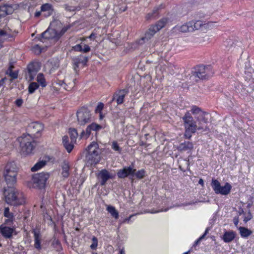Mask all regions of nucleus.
Listing matches in <instances>:
<instances>
[{"instance_id":"bb28decb","label":"nucleus","mask_w":254,"mask_h":254,"mask_svg":"<svg viewBox=\"0 0 254 254\" xmlns=\"http://www.w3.org/2000/svg\"><path fill=\"white\" fill-rule=\"evenodd\" d=\"M191 24V27L193 29V31L200 29L203 26L205 25V22L201 20H192L190 21Z\"/></svg>"},{"instance_id":"680f3d73","label":"nucleus","mask_w":254,"mask_h":254,"mask_svg":"<svg viewBox=\"0 0 254 254\" xmlns=\"http://www.w3.org/2000/svg\"><path fill=\"white\" fill-rule=\"evenodd\" d=\"M41 15V12L40 11H37L35 13V17H39Z\"/></svg>"},{"instance_id":"5fc2aeb1","label":"nucleus","mask_w":254,"mask_h":254,"mask_svg":"<svg viewBox=\"0 0 254 254\" xmlns=\"http://www.w3.org/2000/svg\"><path fill=\"white\" fill-rule=\"evenodd\" d=\"M7 35V32L2 29H0V36H5Z\"/></svg>"},{"instance_id":"6ab92c4d","label":"nucleus","mask_w":254,"mask_h":254,"mask_svg":"<svg viewBox=\"0 0 254 254\" xmlns=\"http://www.w3.org/2000/svg\"><path fill=\"white\" fill-rule=\"evenodd\" d=\"M14 9L11 5L4 4L0 6V19L13 13Z\"/></svg>"},{"instance_id":"a19ab883","label":"nucleus","mask_w":254,"mask_h":254,"mask_svg":"<svg viewBox=\"0 0 254 254\" xmlns=\"http://www.w3.org/2000/svg\"><path fill=\"white\" fill-rule=\"evenodd\" d=\"M134 175L139 179H142L145 176V171L143 169L139 170L136 173H134Z\"/></svg>"},{"instance_id":"4be33fe9","label":"nucleus","mask_w":254,"mask_h":254,"mask_svg":"<svg viewBox=\"0 0 254 254\" xmlns=\"http://www.w3.org/2000/svg\"><path fill=\"white\" fill-rule=\"evenodd\" d=\"M32 233L34 234V247L38 250H41V236L40 232L39 231L34 230L32 231Z\"/></svg>"},{"instance_id":"dca6fc26","label":"nucleus","mask_w":254,"mask_h":254,"mask_svg":"<svg viewBox=\"0 0 254 254\" xmlns=\"http://www.w3.org/2000/svg\"><path fill=\"white\" fill-rule=\"evenodd\" d=\"M42 38L45 39H55L56 40L59 39L58 32L55 29L52 28H48L44 32L41 34Z\"/></svg>"},{"instance_id":"f8f14e48","label":"nucleus","mask_w":254,"mask_h":254,"mask_svg":"<svg viewBox=\"0 0 254 254\" xmlns=\"http://www.w3.org/2000/svg\"><path fill=\"white\" fill-rule=\"evenodd\" d=\"M135 171L131 167H125L119 170L117 172V176L119 178L123 179L129 176L133 177Z\"/></svg>"},{"instance_id":"338daca9","label":"nucleus","mask_w":254,"mask_h":254,"mask_svg":"<svg viewBox=\"0 0 254 254\" xmlns=\"http://www.w3.org/2000/svg\"><path fill=\"white\" fill-rule=\"evenodd\" d=\"M200 241V240H199V239H197L195 242V244L197 245L198 244V243Z\"/></svg>"},{"instance_id":"473e14b6","label":"nucleus","mask_w":254,"mask_h":254,"mask_svg":"<svg viewBox=\"0 0 254 254\" xmlns=\"http://www.w3.org/2000/svg\"><path fill=\"white\" fill-rule=\"evenodd\" d=\"M240 233L242 237L247 238L249 237L251 234L252 231L248 228L243 227H240L239 228Z\"/></svg>"},{"instance_id":"72a5a7b5","label":"nucleus","mask_w":254,"mask_h":254,"mask_svg":"<svg viewBox=\"0 0 254 254\" xmlns=\"http://www.w3.org/2000/svg\"><path fill=\"white\" fill-rule=\"evenodd\" d=\"M37 81L42 87H45L47 85L44 75L42 73H39L37 76Z\"/></svg>"},{"instance_id":"4d7b16f0","label":"nucleus","mask_w":254,"mask_h":254,"mask_svg":"<svg viewBox=\"0 0 254 254\" xmlns=\"http://www.w3.org/2000/svg\"><path fill=\"white\" fill-rule=\"evenodd\" d=\"M233 221L235 225L237 227L239 223V218L236 217H234Z\"/></svg>"},{"instance_id":"052dcab7","label":"nucleus","mask_w":254,"mask_h":254,"mask_svg":"<svg viewBox=\"0 0 254 254\" xmlns=\"http://www.w3.org/2000/svg\"><path fill=\"white\" fill-rule=\"evenodd\" d=\"M199 184L201 185V186L203 187L204 186V182L202 179H200L198 181Z\"/></svg>"},{"instance_id":"f257e3e1","label":"nucleus","mask_w":254,"mask_h":254,"mask_svg":"<svg viewBox=\"0 0 254 254\" xmlns=\"http://www.w3.org/2000/svg\"><path fill=\"white\" fill-rule=\"evenodd\" d=\"M185 128V136L190 138L192 133L196 132L197 130L207 131L209 128L206 126H202L200 123L196 124V122L193 119L189 112H187L182 117Z\"/></svg>"},{"instance_id":"423d86ee","label":"nucleus","mask_w":254,"mask_h":254,"mask_svg":"<svg viewBox=\"0 0 254 254\" xmlns=\"http://www.w3.org/2000/svg\"><path fill=\"white\" fill-rule=\"evenodd\" d=\"M87 159L90 161L91 165L96 164L99 162V149L96 143L89 145L87 149Z\"/></svg>"},{"instance_id":"4c0bfd02","label":"nucleus","mask_w":254,"mask_h":254,"mask_svg":"<svg viewBox=\"0 0 254 254\" xmlns=\"http://www.w3.org/2000/svg\"><path fill=\"white\" fill-rule=\"evenodd\" d=\"M92 130L91 127H90L89 125L87 127L86 129V132L84 131H83L80 135V138L85 137V138H87L89 137L90 135L91 132Z\"/></svg>"},{"instance_id":"b1692460","label":"nucleus","mask_w":254,"mask_h":254,"mask_svg":"<svg viewBox=\"0 0 254 254\" xmlns=\"http://www.w3.org/2000/svg\"><path fill=\"white\" fill-rule=\"evenodd\" d=\"M61 175L64 178H67L69 175L70 167L69 164L67 162H64L62 165Z\"/></svg>"},{"instance_id":"774afa93","label":"nucleus","mask_w":254,"mask_h":254,"mask_svg":"<svg viewBox=\"0 0 254 254\" xmlns=\"http://www.w3.org/2000/svg\"><path fill=\"white\" fill-rule=\"evenodd\" d=\"M208 228H207V229H206V230H205V232H204V234H205V235H206L207 234V233H208Z\"/></svg>"},{"instance_id":"de8ad7c7","label":"nucleus","mask_w":254,"mask_h":254,"mask_svg":"<svg viewBox=\"0 0 254 254\" xmlns=\"http://www.w3.org/2000/svg\"><path fill=\"white\" fill-rule=\"evenodd\" d=\"M253 218V216L252 213L249 211L248 214V216H245L244 218V221L245 223H247L249 220H251Z\"/></svg>"},{"instance_id":"f03ea898","label":"nucleus","mask_w":254,"mask_h":254,"mask_svg":"<svg viewBox=\"0 0 254 254\" xmlns=\"http://www.w3.org/2000/svg\"><path fill=\"white\" fill-rule=\"evenodd\" d=\"M5 202L10 205L18 206L25 202L23 193L15 188L8 187L5 188L3 192Z\"/></svg>"},{"instance_id":"2eb2a0df","label":"nucleus","mask_w":254,"mask_h":254,"mask_svg":"<svg viewBox=\"0 0 254 254\" xmlns=\"http://www.w3.org/2000/svg\"><path fill=\"white\" fill-rule=\"evenodd\" d=\"M97 177L101 180L100 185L104 186L107 181L113 178V176L106 169L102 170L98 174Z\"/></svg>"},{"instance_id":"c756f323","label":"nucleus","mask_w":254,"mask_h":254,"mask_svg":"<svg viewBox=\"0 0 254 254\" xmlns=\"http://www.w3.org/2000/svg\"><path fill=\"white\" fill-rule=\"evenodd\" d=\"M3 176L7 185L9 186V187H11L16 183V176H9L8 175H5Z\"/></svg>"},{"instance_id":"c85d7f7f","label":"nucleus","mask_w":254,"mask_h":254,"mask_svg":"<svg viewBox=\"0 0 254 254\" xmlns=\"http://www.w3.org/2000/svg\"><path fill=\"white\" fill-rule=\"evenodd\" d=\"M158 9V7H155L151 12L147 14L145 17L146 19L149 20L156 18L159 14Z\"/></svg>"},{"instance_id":"7ed1b4c3","label":"nucleus","mask_w":254,"mask_h":254,"mask_svg":"<svg viewBox=\"0 0 254 254\" xmlns=\"http://www.w3.org/2000/svg\"><path fill=\"white\" fill-rule=\"evenodd\" d=\"M18 141L20 143L21 153L24 155L31 153L35 146L33 137L29 134H23L18 138Z\"/></svg>"},{"instance_id":"0e129e2a","label":"nucleus","mask_w":254,"mask_h":254,"mask_svg":"<svg viewBox=\"0 0 254 254\" xmlns=\"http://www.w3.org/2000/svg\"><path fill=\"white\" fill-rule=\"evenodd\" d=\"M205 234H203V235H202L200 237H199V240H200V241H201V240H202V239L204 238V237H205Z\"/></svg>"},{"instance_id":"9d476101","label":"nucleus","mask_w":254,"mask_h":254,"mask_svg":"<svg viewBox=\"0 0 254 254\" xmlns=\"http://www.w3.org/2000/svg\"><path fill=\"white\" fill-rule=\"evenodd\" d=\"M40 68L41 65L39 62H31L27 66V72L26 73V79L29 81L33 80Z\"/></svg>"},{"instance_id":"5701e85b","label":"nucleus","mask_w":254,"mask_h":254,"mask_svg":"<svg viewBox=\"0 0 254 254\" xmlns=\"http://www.w3.org/2000/svg\"><path fill=\"white\" fill-rule=\"evenodd\" d=\"M73 64L76 66L78 67L80 64H82L83 65L86 64L88 61V58L87 57L83 56L82 55L75 57L72 59Z\"/></svg>"},{"instance_id":"412c9836","label":"nucleus","mask_w":254,"mask_h":254,"mask_svg":"<svg viewBox=\"0 0 254 254\" xmlns=\"http://www.w3.org/2000/svg\"><path fill=\"white\" fill-rule=\"evenodd\" d=\"M72 49L76 52H80L84 53H86L90 51V47L85 44H82L81 42L80 44H78L73 46Z\"/></svg>"},{"instance_id":"603ef678","label":"nucleus","mask_w":254,"mask_h":254,"mask_svg":"<svg viewBox=\"0 0 254 254\" xmlns=\"http://www.w3.org/2000/svg\"><path fill=\"white\" fill-rule=\"evenodd\" d=\"M23 103V100L21 99H17L15 101V104L17 107H20Z\"/></svg>"},{"instance_id":"a211bd4d","label":"nucleus","mask_w":254,"mask_h":254,"mask_svg":"<svg viewBox=\"0 0 254 254\" xmlns=\"http://www.w3.org/2000/svg\"><path fill=\"white\" fill-rule=\"evenodd\" d=\"M191 24L190 21L185 23L180 26H176L174 28L176 31H179L183 33L193 32V29L191 27Z\"/></svg>"},{"instance_id":"69168bd1","label":"nucleus","mask_w":254,"mask_h":254,"mask_svg":"<svg viewBox=\"0 0 254 254\" xmlns=\"http://www.w3.org/2000/svg\"><path fill=\"white\" fill-rule=\"evenodd\" d=\"M120 254H125V252L124 249H122L120 251Z\"/></svg>"},{"instance_id":"9b49d317","label":"nucleus","mask_w":254,"mask_h":254,"mask_svg":"<svg viewBox=\"0 0 254 254\" xmlns=\"http://www.w3.org/2000/svg\"><path fill=\"white\" fill-rule=\"evenodd\" d=\"M128 91L127 89L120 90L115 92L113 95L111 102L116 100L117 103L118 105L123 103L124 101V98L126 95L127 94Z\"/></svg>"},{"instance_id":"1a4fd4ad","label":"nucleus","mask_w":254,"mask_h":254,"mask_svg":"<svg viewBox=\"0 0 254 254\" xmlns=\"http://www.w3.org/2000/svg\"><path fill=\"white\" fill-rule=\"evenodd\" d=\"M49 177V174L44 172L36 174L32 177V182L35 185V187L42 189L45 187Z\"/></svg>"},{"instance_id":"bf43d9fd","label":"nucleus","mask_w":254,"mask_h":254,"mask_svg":"<svg viewBox=\"0 0 254 254\" xmlns=\"http://www.w3.org/2000/svg\"><path fill=\"white\" fill-rule=\"evenodd\" d=\"M6 80V78L5 77L3 78L0 80V87L3 85Z\"/></svg>"},{"instance_id":"49530a36","label":"nucleus","mask_w":254,"mask_h":254,"mask_svg":"<svg viewBox=\"0 0 254 254\" xmlns=\"http://www.w3.org/2000/svg\"><path fill=\"white\" fill-rule=\"evenodd\" d=\"M104 104L100 102L99 103L96 109H95V112L96 113H101V111L103 110L104 108Z\"/></svg>"},{"instance_id":"ea45409f","label":"nucleus","mask_w":254,"mask_h":254,"mask_svg":"<svg viewBox=\"0 0 254 254\" xmlns=\"http://www.w3.org/2000/svg\"><path fill=\"white\" fill-rule=\"evenodd\" d=\"M191 112L193 115L198 116L202 111L198 107L193 106L191 108Z\"/></svg>"},{"instance_id":"f3484780","label":"nucleus","mask_w":254,"mask_h":254,"mask_svg":"<svg viewBox=\"0 0 254 254\" xmlns=\"http://www.w3.org/2000/svg\"><path fill=\"white\" fill-rule=\"evenodd\" d=\"M8 175L9 176H16L17 168L14 162H10L6 164L3 175Z\"/></svg>"},{"instance_id":"c03bdc74","label":"nucleus","mask_w":254,"mask_h":254,"mask_svg":"<svg viewBox=\"0 0 254 254\" xmlns=\"http://www.w3.org/2000/svg\"><path fill=\"white\" fill-rule=\"evenodd\" d=\"M32 51L35 54L38 55L40 54L41 52V49L40 47L38 45H36L34 46L32 48Z\"/></svg>"},{"instance_id":"58836bf2","label":"nucleus","mask_w":254,"mask_h":254,"mask_svg":"<svg viewBox=\"0 0 254 254\" xmlns=\"http://www.w3.org/2000/svg\"><path fill=\"white\" fill-rule=\"evenodd\" d=\"M4 216L7 218H14V216L12 213L9 211L8 207H5L3 213Z\"/></svg>"},{"instance_id":"4468645a","label":"nucleus","mask_w":254,"mask_h":254,"mask_svg":"<svg viewBox=\"0 0 254 254\" xmlns=\"http://www.w3.org/2000/svg\"><path fill=\"white\" fill-rule=\"evenodd\" d=\"M15 229L6 226L4 224L0 226V233L5 239H10L12 237Z\"/></svg>"},{"instance_id":"6e6552de","label":"nucleus","mask_w":254,"mask_h":254,"mask_svg":"<svg viewBox=\"0 0 254 254\" xmlns=\"http://www.w3.org/2000/svg\"><path fill=\"white\" fill-rule=\"evenodd\" d=\"M78 124L84 126L91 122V115L90 112L86 108H81L76 113Z\"/></svg>"},{"instance_id":"e433bc0d","label":"nucleus","mask_w":254,"mask_h":254,"mask_svg":"<svg viewBox=\"0 0 254 254\" xmlns=\"http://www.w3.org/2000/svg\"><path fill=\"white\" fill-rule=\"evenodd\" d=\"M111 147L114 151L119 153H121L122 150L116 141H114L112 142Z\"/></svg>"},{"instance_id":"c9c22d12","label":"nucleus","mask_w":254,"mask_h":254,"mask_svg":"<svg viewBox=\"0 0 254 254\" xmlns=\"http://www.w3.org/2000/svg\"><path fill=\"white\" fill-rule=\"evenodd\" d=\"M39 87V85L36 82L31 83L28 87V92L32 94L34 92L36 89Z\"/></svg>"},{"instance_id":"8fccbe9b","label":"nucleus","mask_w":254,"mask_h":254,"mask_svg":"<svg viewBox=\"0 0 254 254\" xmlns=\"http://www.w3.org/2000/svg\"><path fill=\"white\" fill-rule=\"evenodd\" d=\"M14 218H6L4 221V225H10L13 223Z\"/></svg>"},{"instance_id":"6e6d98bb","label":"nucleus","mask_w":254,"mask_h":254,"mask_svg":"<svg viewBox=\"0 0 254 254\" xmlns=\"http://www.w3.org/2000/svg\"><path fill=\"white\" fill-rule=\"evenodd\" d=\"M13 67V66L12 65H10L9 68H8V69L7 70L6 72V73L7 74H8L9 75L10 73H11V72H12L13 71H12V68Z\"/></svg>"},{"instance_id":"3c124183","label":"nucleus","mask_w":254,"mask_h":254,"mask_svg":"<svg viewBox=\"0 0 254 254\" xmlns=\"http://www.w3.org/2000/svg\"><path fill=\"white\" fill-rule=\"evenodd\" d=\"M9 75L11 77V78L16 79L17 78L18 73L15 71H12V72H11V73H10Z\"/></svg>"},{"instance_id":"aec40b11","label":"nucleus","mask_w":254,"mask_h":254,"mask_svg":"<svg viewBox=\"0 0 254 254\" xmlns=\"http://www.w3.org/2000/svg\"><path fill=\"white\" fill-rule=\"evenodd\" d=\"M193 148V144L191 142L185 141L181 143L178 147V149L181 151H188L190 152Z\"/></svg>"},{"instance_id":"0eeeda50","label":"nucleus","mask_w":254,"mask_h":254,"mask_svg":"<svg viewBox=\"0 0 254 254\" xmlns=\"http://www.w3.org/2000/svg\"><path fill=\"white\" fill-rule=\"evenodd\" d=\"M211 186L216 194H221L222 195L228 194L232 189V186L229 183H226L224 186H221L219 181L215 179L212 180Z\"/></svg>"},{"instance_id":"cd10ccee","label":"nucleus","mask_w":254,"mask_h":254,"mask_svg":"<svg viewBox=\"0 0 254 254\" xmlns=\"http://www.w3.org/2000/svg\"><path fill=\"white\" fill-rule=\"evenodd\" d=\"M69 141L68 137L67 135H64L63 137V143L64 147L68 152H70L73 148V144L71 142L69 145H67V142Z\"/></svg>"},{"instance_id":"37998d69","label":"nucleus","mask_w":254,"mask_h":254,"mask_svg":"<svg viewBox=\"0 0 254 254\" xmlns=\"http://www.w3.org/2000/svg\"><path fill=\"white\" fill-rule=\"evenodd\" d=\"M52 5L49 3L43 4L41 7V10L42 11H49L51 9Z\"/></svg>"},{"instance_id":"13d9d810","label":"nucleus","mask_w":254,"mask_h":254,"mask_svg":"<svg viewBox=\"0 0 254 254\" xmlns=\"http://www.w3.org/2000/svg\"><path fill=\"white\" fill-rule=\"evenodd\" d=\"M197 201H191L190 202H189V203H185L184 204H182V205H184V206H187V205H192V204H194L196 203H197Z\"/></svg>"},{"instance_id":"f704fd0d","label":"nucleus","mask_w":254,"mask_h":254,"mask_svg":"<svg viewBox=\"0 0 254 254\" xmlns=\"http://www.w3.org/2000/svg\"><path fill=\"white\" fill-rule=\"evenodd\" d=\"M46 162L44 161L37 162L33 167L31 168V170L32 172L36 171L44 166Z\"/></svg>"},{"instance_id":"a18cd8bd","label":"nucleus","mask_w":254,"mask_h":254,"mask_svg":"<svg viewBox=\"0 0 254 254\" xmlns=\"http://www.w3.org/2000/svg\"><path fill=\"white\" fill-rule=\"evenodd\" d=\"M92 241L93 243L91 245L90 248L93 250H95L96 249L98 245V240L95 237H93L92 238Z\"/></svg>"},{"instance_id":"79ce46f5","label":"nucleus","mask_w":254,"mask_h":254,"mask_svg":"<svg viewBox=\"0 0 254 254\" xmlns=\"http://www.w3.org/2000/svg\"><path fill=\"white\" fill-rule=\"evenodd\" d=\"M89 126L90 127H91V130L93 131H98L102 128V127L100 125L94 123L91 124Z\"/></svg>"},{"instance_id":"e2e57ef3","label":"nucleus","mask_w":254,"mask_h":254,"mask_svg":"<svg viewBox=\"0 0 254 254\" xmlns=\"http://www.w3.org/2000/svg\"><path fill=\"white\" fill-rule=\"evenodd\" d=\"M132 216L133 215H130L128 218H126L123 222H125L126 221H129Z\"/></svg>"},{"instance_id":"39448f33","label":"nucleus","mask_w":254,"mask_h":254,"mask_svg":"<svg viewBox=\"0 0 254 254\" xmlns=\"http://www.w3.org/2000/svg\"><path fill=\"white\" fill-rule=\"evenodd\" d=\"M213 74L210 66L199 65L196 68L195 71L192 72L190 78L197 81L199 79H205Z\"/></svg>"},{"instance_id":"09e8293b","label":"nucleus","mask_w":254,"mask_h":254,"mask_svg":"<svg viewBox=\"0 0 254 254\" xmlns=\"http://www.w3.org/2000/svg\"><path fill=\"white\" fill-rule=\"evenodd\" d=\"M68 29V27H64L60 31V33H58L59 39L62 36Z\"/></svg>"},{"instance_id":"a878e982","label":"nucleus","mask_w":254,"mask_h":254,"mask_svg":"<svg viewBox=\"0 0 254 254\" xmlns=\"http://www.w3.org/2000/svg\"><path fill=\"white\" fill-rule=\"evenodd\" d=\"M208 113L202 111L198 116L195 118L198 122V123H200V125L204 126L203 123L207 124L208 122Z\"/></svg>"},{"instance_id":"ddd939ff","label":"nucleus","mask_w":254,"mask_h":254,"mask_svg":"<svg viewBox=\"0 0 254 254\" xmlns=\"http://www.w3.org/2000/svg\"><path fill=\"white\" fill-rule=\"evenodd\" d=\"M43 128L44 126L42 124L35 122L30 124L27 129L32 134L35 135L41 131Z\"/></svg>"},{"instance_id":"393cba45","label":"nucleus","mask_w":254,"mask_h":254,"mask_svg":"<svg viewBox=\"0 0 254 254\" xmlns=\"http://www.w3.org/2000/svg\"><path fill=\"white\" fill-rule=\"evenodd\" d=\"M235 236L236 234L234 231H227L223 235V240L225 243H229L235 239Z\"/></svg>"},{"instance_id":"7c9ffc66","label":"nucleus","mask_w":254,"mask_h":254,"mask_svg":"<svg viewBox=\"0 0 254 254\" xmlns=\"http://www.w3.org/2000/svg\"><path fill=\"white\" fill-rule=\"evenodd\" d=\"M107 210L116 219H117L119 218V212L116 209L115 207L111 206V205H108L107 207Z\"/></svg>"},{"instance_id":"20e7f679","label":"nucleus","mask_w":254,"mask_h":254,"mask_svg":"<svg viewBox=\"0 0 254 254\" xmlns=\"http://www.w3.org/2000/svg\"><path fill=\"white\" fill-rule=\"evenodd\" d=\"M168 22L167 18H164L158 21L154 25H151L146 32L145 35L138 41L139 44H142L150 39L154 34L164 27Z\"/></svg>"},{"instance_id":"2f4dec72","label":"nucleus","mask_w":254,"mask_h":254,"mask_svg":"<svg viewBox=\"0 0 254 254\" xmlns=\"http://www.w3.org/2000/svg\"><path fill=\"white\" fill-rule=\"evenodd\" d=\"M69 134L71 140V142L73 144L76 141L78 136L77 130L74 128H70L69 129Z\"/></svg>"},{"instance_id":"864d4df0","label":"nucleus","mask_w":254,"mask_h":254,"mask_svg":"<svg viewBox=\"0 0 254 254\" xmlns=\"http://www.w3.org/2000/svg\"><path fill=\"white\" fill-rule=\"evenodd\" d=\"M96 37V34L95 33L92 32L88 38L90 39L95 40Z\"/></svg>"}]
</instances>
